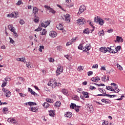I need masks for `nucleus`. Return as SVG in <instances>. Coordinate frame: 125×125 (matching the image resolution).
<instances>
[{"label":"nucleus","instance_id":"25","mask_svg":"<svg viewBox=\"0 0 125 125\" xmlns=\"http://www.w3.org/2000/svg\"><path fill=\"white\" fill-rule=\"evenodd\" d=\"M114 89H115V90H116L115 91V92H116V93H119V92H120V89L118 88V84L114 86Z\"/></svg>","mask_w":125,"mask_h":125},{"label":"nucleus","instance_id":"56","mask_svg":"<svg viewBox=\"0 0 125 125\" xmlns=\"http://www.w3.org/2000/svg\"><path fill=\"white\" fill-rule=\"evenodd\" d=\"M49 62H54V59H53L52 58H50L49 59Z\"/></svg>","mask_w":125,"mask_h":125},{"label":"nucleus","instance_id":"6","mask_svg":"<svg viewBox=\"0 0 125 125\" xmlns=\"http://www.w3.org/2000/svg\"><path fill=\"white\" fill-rule=\"evenodd\" d=\"M45 8H46V9H48V10H49V12H51V13H52L53 14H55L56 11L53 10L52 8H50V7L45 5L44 6Z\"/></svg>","mask_w":125,"mask_h":125},{"label":"nucleus","instance_id":"62","mask_svg":"<svg viewBox=\"0 0 125 125\" xmlns=\"http://www.w3.org/2000/svg\"><path fill=\"white\" fill-rule=\"evenodd\" d=\"M11 32H12V33H15V28L13 27V28L11 29Z\"/></svg>","mask_w":125,"mask_h":125},{"label":"nucleus","instance_id":"47","mask_svg":"<svg viewBox=\"0 0 125 125\" xmlns=\"http://www.w3.org/2000/svg\"><path fill=\"white\" fill-rule=\"evenodd\" d=\"M12 124H17V121L14 118H12Z\"/></svg>","mask_w":125,"mask_h":125},{"label":"nucleus","instance_id":"16","mask_svg":"<svg viewBox=\"0 0 125 125\" xmlns=\"http://www.w3.org/2000/svg\"><path fill=\"white\" fill-rule=\"evenodd\" d=\"M38 11H39L38 10V8L37 7H35L33 8V13L34 15H35V16L37 15Z\"/></svg>","mask_w":125,"mask_h":125},{"label":"nucleus","instance_id":"58","mask_svg":"<svg viewBox=\"0 0 125 125\" xmlns=\"http://www.w3.org/2000/svg\"><path fill=\"white\" fill-rule=\"evenodd\" d=\"M105 86V84L104 83H100V84H98L97 86Z\"/></svg>","mask_w":125,"mask_h":125},{"label":"nucleus","instance_id":"41","mask_svg":"<svg viewBox=\"0 0 125 125\" xmlns=\"http://www.w3.org/2000/svg\"><path fill=\"white\" fill-rule=\"evenodd\" d=\"M57 48L59 51H62V46H59L57 47Z\"/></svg>","mask_w":125,"mask_h":125},{"label":"nucleus","instance_id":"55","mask_svg":"<svg viewBox=\"0 0 125 125\" xmlns=\"http://www.w3.org/2000/svg\"><path fill=\"white\" fill-rule=\"evenodd\" d=\"M18 34L16 33V32H14V36L15 37V38H18Z\"/></svg>","mask_w":125,"mask_h":125},{"label":"nucleus","instance_id":"26","mask_svg":"<svg viewBox=\"0 0 125 125\" xmlns=\"http://www.w3.org/2000/svg\"><path fill=\"white\" fill-rule=\"evenodd\" d=\"M46 30H45V29H43L42 30V32H40L41 35H42V36H45V35H46Z\"/></svg>","mask_w":125,"mask_h":125},{"label":"nucleus","instance_id":"8","mask_svg":"<svg viewBox=\"0 0 125 125\" xmlns=\"http://www.w3.org/2000/svg\"><path fill=\"white\" fill-rule=\"evenodd\" d=\"M100 51H101V52H103V53H106V52H108V47H101L100 48Z\"/></svg>","mask_w":125,"mask_h":125},{"label":"nucleus","instance_id":"36","mask_svg":"<svg viewBox=\"0 0 125 125\" xmlns=\"http://www.w3.org/2000/svg\"><path fill=\"white\" fill-rule=\"evenodd\" d=\"M46 101H47V102H48L49 103H52L53 100L51 99L47 98L46 99Z\"/></svg>","mask_w":125,"mask_h":125},{"label":"nucleus","instance_id":"54","mask_svg":"<svg viewBox=\"0 0 125 125\" xmlns=\"http://www.w3.org/2000/svg\"><path fill=\"white\" fill-rule=\"evenodd\" d=\"M92 68H94V69H97L98 68V64H94L92 66Z\"/></svg>","mask_w":125,"mask_h":125},{"label":"nucleus","instance_id":"29","mask_svg":"<svg viewBox=\"0 0 125 125\" xmlns=\"http://www.w3.org/2000/svg\"><path fill=\"white\" fill-rule=\"evenodd\" d=\"M70 107L71 109H75L77 107L76 104L71 103V104L70 105Z\"/></svg>","mask_w":125,"mask_h":125},{"label":"nucleus","instance_id":"44","mask_svg":"<svg viewBox=\"0 0 125 125\" xmlns=\"http://www.w3.org/2000/svg\"><path fill=\"white\" fill-rule=\"evenodd\" d=\"M102 81L103 82H106V76L104 75L102 78Z\"/></svg>","mask_w":125,"mask_h":125},{"label":"nucleus","instance_id":"14","mask_svg":"<svg viewBox=\"0 0 125 125\" xmlns=\"http://www.w3.org/2000/svg\"><path fill=\"white\" fill-rule=\"evenodd\" d=\"M65 21H69L70 22V15L69 14H66L64 16V19Z\"/></svg>","mask_w":125,"mask_h":125},{"label":"nucleus","instance_id":"64","mask_svg":"<svg viewBox=\"0 0 125 125\" xmlns=\"http://www.w3.org/2000/svg\"><path fill=\"white\" fill-rule=\"evenodd\" d=\"M103 125H108V122H103Z\"/></svg>","mask_w":125,"mask_h":125},{"label":"nucleus","instance_id":"31","mask_svg":"<svg viewBox=\"0 0 125 125\" xmlns=\"http://www.w3.org/2000/svg\"><path fill=\"white\" fill-rule=\"evenodd\" d=\"M116 66H117V68L119 69V70H120V71H123V67H122L121 65L119 64V63H117Z\"/></svg>","mask_w":125,"mask_h":125},{"label":"nucleus","instance_id":"43","mask_svg":"<svg viewBox=\"0 0 125 125\" xmlns=\"http://www.w3.org/2000/svg\"><path fill=\"white\" fill-rule=\"evenodd\" d=\"M9 40L10 43H12V44H13V43L15 42L14 40H13V39L11 37H9Z\"/></svg>","mask_w":125,"mask_h":125},{"label":"nucleus","instance_id":"21","mask_svg":"<svg viewBox=\"0 0 125 125\" xmlns=\"http://www.w3.org/2000/svg\"><path fill=\"white\" fill-rule=\"evenodd\" d=\"M49 116H50V117H54V116H55V114H54V111L53 110H50L49 111Z\"/></svg>","mask_w":125,"mask_h":125},{"label":"nucleus","instance_id":"40","mask_svg":"<svg viewBox=\"0 0 125 125\" xmlns=\"http://www.w3.org/2000/svg\"><path fill=\"white\" fill-rule=\"evenodd\" d=\"M19 23L21 24V25H24L25 21H24L23 20H20Z\"/></svg>","mask_w":125,"mask_h":125},{"label":"nucleus","instance_id":"30","mask_svg":"<svg viewBox=\"0 0 125 125\" xmlns=\"http://www.w3.org/2000/svg\"><path fill=\"white\" fill-rule=\"evenodd\" d=\"M83 33L84 34H89V29L88 28L84 29Z\"/></svg>","mask_w":125,"mask_h":125},{"label":"nucleus","instance_id":"15","mask_svg":"<svg viewBox=\"0 0 125 125\" xmlns=\"http://www.w3.org/2000/svg\"><path fill=\"white\" fill-rule=\"evenodd\" d=\"M5 95L6 97L8 98L11 96V92L9 90L6 91L5 93Z\"/></svg>","mask_w":125,"mask_h":125},{"label":"nucleus","instance_id":"49","mask_svg":"<svg viewBox=\"0 0 125 125\" xmlns=\"http://www.w3.org/2000/svg\"><path fill=\"white\" fill-rule=\"evenodd\" d=\"M34 21H35L36 23H39L40 21L39 20V18H37L34 19Z\"/></svg>","mask_w":125,"mask_h":125},{"label":"nucleus","instance_id":"12","mask_svg":"<svg viewBox=\"0 0 125 125\" xmlns=\"http://www.w3.org/2000/svg\"><path fill=\"white\" fill-rule=\"evenodd\" d=\"M116 41L117 42H124V40L123 39V38L122 37L120 36H117L116 37Z\"/></svg>","mask_w":125,"mask_h":125},{"label":"nucleus","instance_id":"22","mask_svg":"<svg viewBox=\"0 0 125 125\" xmlns=\"http://www.w3.org/2000/svg\"><path fill=\"white\" fill-rule=\"evenodd\" d=\"M30 109L31 110V111H32V112H37V111H38V107H30Z\"/></svg>","mask_w":125,"mask_h":125},{"label":"nucleus","instance_id":"63","mask_svg":"<svg viewBox=\"0 0 125 125\" xmlns=\"http://www.w3.org/2000/svg\"><path fill=\"white\" fill-rule=\"evenodd\" d=\"M113 29H108V30H107V32L108 33H112V32H113Z\"/></svg>","mask_w":125,"mask_h":125},{"label":"nucleus","instance_id":"10","mask_svg":"<svg viewBox=\"0 0 125 125\" xmlns=\"http://www.w3.org/2000/svg\"><path fill=\"white\" fill-rule=\"evenodd\" d=\"M56 27L58 30H61L62 31V33H64L65 31H64V28H63L62 24L60 23L59 25H57Z\"/></svg>","mask_w":125,"mask_h":125},{"label":"nucleus","instance_id":"23","mask_svg":"<svg viewBox=\"0 0 125 125\" xmlns=\"http://www.w3.org/2000/svg\"><path fill=\"white\" fill-rule=\"evenodd\" d=\"M122 49V47L121 46H117L115 47V53H117L118 51H120Z\"/></svg>","mask_w":125,"mask_h":125},{"label":"nucleus","instance_id":"46","mask_svg":"<svg viewBox=\"0 0 125 125\" xmlns=\"http://www.w3.org/2000/svg\"><path fill=\"white\" fill-rule=\"evenodd\" d=\"M97 96H106V91H105V93H104V94H100L97 95Z\"/></svg>","mask_w":125,"mask_h":125},{"label":"nucleus","instance_id":"17","mask_svg":"<svg viewBox=\"0 0 125 125\" xmlns=\"http://www.w3.org/2000/svg\"><path fill=\"white\" fill-rule=\"evenodd\" d=\"M2 111L4 114L6 115H7V114H8V108H7V107H3L2 109Z\"/></svg>","mask_w":125,"mask_h":125},{"label":"nucleus","instance_id":"53","mask_svg":"<svg viewBox=\"0 0 125 125\" xmlns=\"http://www.w3.org/2000/svg\"><path fill=\"white\" fill-rule=\"evenodd\" d=\"M98 89H99V91L101 92L102 93H104V90L103 88H99Z\"/></svg>","mask_w":125,"mask_h":125},{"label":"nucleus","instance_id":"1","mask_svg":"<svg viewBox=\"0 0 125 125\" xmlns=\"http://www.w3.org/2000/svg\"><path fill=\"white\" fill-rule=\"evenodd\" d=\"M108 48V52H110V53L116 54L115 51L116 50V47L114 46H111L110 47H107Z\"/></svg>","mask_w":125,"mask_h":125},{"label":"nucleus","instance_id":"39","mask_svg":"<svg viewBox=\"0 0 125 125\" xmlns=\"http://www.w3.org/2000/svg\"><path fill=\"white\" fill-rule=\"evenodd\" d=\"M104 103L105 104H110V103H111V101H110L109 99H105Z\"/></svg>","mask_w":125,"mask_h":125},{"label":"nucleus","instance_id":"61","mask_svg":"<svg viewBox=\"0 0 125 125\" xmlns=\"http://www.w3.org/2000/svg\"><path fill=\"white\" fill-rule=\"evenodd\" d=\"M7 122L8 123H12V118H8V120H7Z\"/></svg>","mask_w":125,"mask_h":125},{"label":"nucleus","instance_id":"2","mask_svg":"<svg viewBox=\"0 0 125 125\" xmlns=\"http://www.w3.org/2000/svg\"><path fill=\"white\" fill-rule=\"evenodd\" d=\"M94 22H96V23H99L100 26H103V25L104 24V20L101 19H96V18H95L94 19Z\"/></svg>","mask_w":125,"mask_h":125},{"label":"nucleus","instance_id":"50","mask_svg":"<svg viewBox=\"0 0 125 125\" xmlns=\"http://www.w3.org/2000/svg\"><path fill=\"white\" fill-rule=\"evenodd\" d=\"M89 25L90 26H91V27H92L93 29H92V31H94V26H93V24L92 23V22H90L89 23Z\"/></svg>","mask_w":125,"mask_h":125},{"label":"nucleus","instance_id":"57","mask_svg":"<svg viewBox=\"0 0 125 125\" xmlns=\"http://www.w3.org/2000/svg\"><path fill=\"white\" fill-rule=\"evenodd\" d=\"M91 81H92V82H94V83H96V80H95V77H93L91 79Z\"/></svg>","mask_w":125,"mask_h":125},{"label":"nucleus","instance_id":"18","mask_svg":"<svg viewBox=\"0 0 125 125\" xmlns=\"http://www.w3.org/2000/svg\"><path fill=\"white\" fill-rule=\"evenodd\" d=\"M82 94H83L85 98H88V97H89V96L88 95V92H87L83 91Z\"/></svg>","mask_w":125,"mask_h":125},{"label":"nucleus","instance_id":"11","mask_svg":"<svg viewBox=\"0 0 125 125\" xmlns=\"http://www.w3.org/2000/svg\"><path fill=\"white\" fill-rule=\"evenodd\" d=\"M25 105H29V106H35L36 105H37V103H34V102H29L28 103H26Z\"/></svg>","mask_w":125,"mask_h":125},{"label":"nucleus","instance_id":"7","mask_svg":"<svg viewBox=\"0 0 125 125\" xmlns=\"http://www.w3.org/2000/svg\"><path fill=\"white\" fill-rule=\"evenodd\" d=\"M49 36L51 38H55L57 36V33L54 31H52L49 32Z\"/></svg>","mask_w":125,"mask_h":125},{"label":"nucleus","instance_id":"38","mask_svg":"<svg viewBox=\"0 0 125 125\" xmlns=\"http://www.w3.org/2000/svg\"><path fill=\"white\" fill-rule=\"evenodd\" d=\"M44 48V47L43 46H40V48L39 49V51H40V52H42V50Z\"/></svg>","mask_w":125,"mask_h":125},{"label":"nucleus","instance_id":"19","mask_svg":"<svg viewBox=\"0 0 125 125\" xmlns=\"http://www.w3.org/2000/svg\"><path fill=\"white\" fill-rule=\"evenodd\" d=\"M5 82L3 81V82L2 83L1 85V87H4V86H5L6 85V84H7V81H8V80H7V78H5Z\"/></svg>","mask_w":125,"mask_h":125},{"label":"nucleus","instance_id":"9","mask_svg":"<svg viewBox=\"0 0 125 125\" xmlns=\"http://www.w3.org/2000/svg\"><path fill=\"white\" fill-rule=\"evenodd\" d=\"M84 22H85L84 20L83 19H79L77 21V23H79V25H83V24H84Z\"/></svg>","mask_w":125,"mask_h":125},{"label":"nucleus","instance_id":"3","mask_svg":"<svg viewBox=\"0 0 125 125\" xmlns=\"http://www.w3.org/2000/svg\"><path fill=\"white\" fill-rule=\"evenodd\" d=\"M62 73H63V66H60L56 71V76H59Z\"/></svg>","mask_w":125,"mask_h":125},{"label":"nucleus","instance_id":"34","mask_svg":"<svg viewBox=\"0 0 125 125\" xmlns=\"http://www.w3.org/2000/svg\"><path fill=\"white\" fill-rule=\"evenodd\" d=\"M73 99L74 100H76V101H80V97L78 96H75L74 98Z\"/></svg>","mask_w":125,"mask_h":125},{"label":"nucleus","instance_id":"28","mask_svg":"<svg viewBox=\"0 0 125 125\" xmlns=\"http://www.w3.org/2000/svg\"><path fill=\"white\" fill-rule=\"evenodd\" d=\"M26 67H27V68H29V69H30V68H32L33 66L32 65H31V62H26Z\"/></svg>","mask_w":125,"mask_h":125},{"label":"nucleus","instance_id":"24","mask_svg":"<svg viewBox=\"0 0 125 125\" xmlns=\"http://www.w3.org/2000/svg\"><path fill=\"white\" fill-rule=\"evenodd\" d=\"M62 92L64 95H67L68 94V91H67V89H62Z\"/></svg>","mask_w":125,"mask_h":125},{"label":"nucleus","instance_id":"52","mask_svg":"<svg viewBox=\"0 0 125 125\" xmlns=\"http://www.w3.org/2000/svg\"><path fill=\"white\" fill-rule=\"evenodd\" d=\"M19 94H20L21 97H25V96H26V94H23L22 93H20Z\"/></svg>","mask_w":125,"mask_h":125},{"label":"nucleus","instance_id":"20","mask_svg":"<svg viewBox=\"0 0 125 125\" xmlns=\"http://www.w3.org/2000/svg\"><path fill=\"white\" fill-rule=\"evenodd\" d=\"M65 117H66L67 118H71L72 116H73V114L71 112H66V114H64Z\"/></svg>","mask_w":125,"mask_h":125},{"label":"nucleus","instance_id":"32","mask_svg":"<svg viewBox=\"0 0 125 125\" xmlns=\"http://www.w3.org/2000/svg\"><path fill=\"white\" fill-rule=\"evenodd\" d=\"M73 44V41L70 40L69 42H68L66 43V46H69V45H71V44Z\"/></svg>","mask_w":125,"mask_h":125},{"label":"nucleus","instance_id":"59","mask_svg":"<svg viewBox=\"0 0 125 125\" xmlns=\"http://www.w3.org/2000/svg\"><path fill=\"white\" fill-rule=\"evenodd\" d=\"M95 79L96 80V81H100V77L97 76L96 77H95Z\"/></svg>","mask_w":125,"mask_h":125},{"label":"nucleus","instance_id":"51","mask_svg":"<svg viewBox=\"0 0 125 125\" xmlns=\"http://www.w3.org/2000/svg\"><path fill=\"white\" fill-rule=\"evenodd\" d=\"M83 68L82 66H79L78 67V71H83Z\"/></svg>","mask_w":125,"mask_h":125},{"label":"nucleus","instance_id":"4","mask_svg":"<svg viewBox=\"0 0 125 125\" xmlns=\"http://www.w3.org/2000/svg\"><path fill=\"white\" fill-rule=\"evenodd\" d=\"M85 7L84 5H81L80 8H79V11L78 13V14H81V13H83V11H84L85 10Z\"/></svg>","mask_w":125,"mask_h":125},{"label":"nucleus","instance_id":"33","mask_svg":"<svg viewBox=\"0 0 125 125\" xmlns=\"http://www.w3.org/2000/svg\"><path fill=\"white\" fill-rule=\"evenodd\" d=\"M83 46L82 44H80V45L78 46V49L81 50H84V48L83 49Z\"/></svg>","mask_w":125,"mask_h":125},{"label":"nucleus","instance_id":"42","mask_svg":"<svg viewBox=\"0 0 125 125\" xmlns=\"http://www.w3.org/2000/svg\"><path fill=\"white\" fill-rule=\"evenodd\" d=\"M42 28L39 27L37 29H36L35 30V32H40V31H42Z\"/></svg>","mask_w":125,"mask_h":125},{"label":"nucleus","instance_id":"48","mask_svg":"<svg viewBox=\"0 0 125 125\" xmlns=\"http://www.w3.org/2000/svg\"><path fill=\"white\" fill-rule=\"evenodd\" d=\"M90 90H93V89H96V87L91 85V86H90Z\"/></svg>","mask_w":125,"mask_h":125},{"label":"nucleus","instance_id":"5","mask_svg":"<svg viewBox=\"0 0 125 125\" xmlns=\"http://www.w3.org/2000/svg\"><path fill=\"white\" fill-rule=\"evenodd\" d=\"M50 24V21H45L41 23V26L43 27L44 28H46L47 26H49Z\"/></svg>","mask_w":125,"mask_h":125},{"label":"nucleus","instance_id":"27","mask_svg":"<svg viewBox=\"0 0 125 125\" xmlns=\"http://www.w3.org/2000/svg\"><path fill=\"white\" fill-rule=\"evenodd\" d=\"M42 105L44 108H48L49 107V104L47 102L44 103Z\"/></svg>","mask_w":125,"mask_h":125},{"label":"nucleus","instance_id":"37","mask_svg":"<svg viewBox=\"0 0 125 125\" xmlns=\"http://www.w3.org/2000/svg\"><path fill=\"white\" fill-rule=\"evenodd\" d=\"M60 105H61V103L60 102H57L55 104V105L57 107H60Z\"/></svg>","mask_w":125,"mask_h":125},{"label":"nucleus","instance_id":"60","mask_svg":"<svg viewBox=\"0 0 125 125\" xmlns=\"http://www.w3.org/2000/svg\"><path fill=\"white\" fill-rule=\"evenodd\" d=\"M31 94H32V95H37V93H36L35 91H32L31 92Z\"/></svg>","mask_w":125,"mask_h":125},{"label":"nucleus","instance_id":"13","mask_svg":"<svg viewBox=\"0 0 125 125\" xmlns=\"http://www.w3.org/2000/svg\"><path fill=\"white\" fill-rule=\"evenodd\" d=\"M91 48V47H90V44H86L85 45V49H84L83 50V51H88Z\"/></svg>","mask_w":125,"mask_h":125},{"label":"nucleus","instance_id":"45","mask_svg":"<svg viewBox=\"0 0 125 125\" xmlns=\"http://www.w3.org/2000/svg\"><path fill=\"white\" fill-rule=\"evenodd\" d=\"M88 76H91L92 75H93V72L90 71L87 72Z\"/></svg>","mask_w":125,"mask_h":125},{"label":"nucleus","instance_id":"35","mask_svg":"<svg viewBox=\"0 0 125 125\" xmlns=\"http://www.w3.org/2000/svg\"><path fill=\"white\" fill-rule=\"evenodd\" d=\"M21 62H24V63H27V62L26 61V59L25 58H21Z\"/></svg>","mask_w":125,"mask_h":125}]
</instances>
